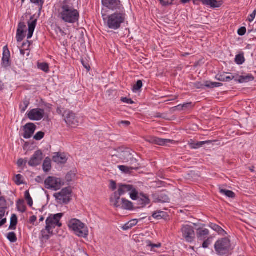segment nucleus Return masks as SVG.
<instances>
[{
	"label": "nucleus",
	"instance_id": "obj_1",
	"mask_svg": "<svg viewBox=\"0 0 256 256\" xmlns=\"http://www.w3.org/2000/svg\"><path fill=\"white\" fill-rule=\"evenodd\" d=\"M58 18L65 22L74 24L79 19V12L74 6L72 0H65L60 4Z\"/></svg>",
	"mask_w": 256,
	"mask_h": 256
},
{
	"label": "nucleus",
	"instance_id": "obj_2",
	"mask_svg": "<svg viewBox=\"0 0 256 256\" xmlns=\"http://www.w3.org/2000/svg\"><path fill=\"white\" fill-rule=\"evenodd\" d=\"M126 14L125 9L114 11V12L108 17V26L111 29L117 30L120 27L121 24L126 20Z\"/></svg>",
	"mask_w": 256,
	"mask_h": 256
},
{
	"label": "nucleus",
	"instance_id": "obj_3",
	"mask_svg": "<svg viewBox=\"0 0 256 256\" xmlns=\"http://www.w3.org/2000/svg\"><path fill=\"white\" fill-rule=\"evenodd\" d=\"M68 228L80 237L86 238L88 234V228L80 220L73 218L68 223Z\"/></svg>",
	"mask_w": 256,
	"mask_h": 256
},
{
	"label": "nucleus",
	"instance_id": "obj_4",
	"mask_svg": "<svg viewBox=\"0 0 256 256\" xmlns=\"http://www.w3.org/2000/svg\"><path fill=\"white\" fill-rule=\"evenodd\" d=\"M115 157L119 158L124 162H130L131 164H136V162H138L136 158H133L132 150L126 148H118L116 150V154L112 156L113 158Z\"/></svg>",
	"mask_w": 256,
	"mask_h": 256
},
{
	"label": "nucleus",
	"instance_id": "obj_5",
	"mask_svg": "<svg viewBox=\"0 0 256 256\" xmlns=\"http://www.w3.org/2000/svg\"><path fill=\"white\" fill-rule=\"evenodd\" d=\"M62 216V213L50 214L46 220V230L50 232H51V230H54L56 226L61 227L62 224L60 221Z\"/></svg>",
	"mask_w": 256,
	"mask_h": 256
},
{
	"label": "nucleus",
	"instance_id": "obj_6",
	"mask_svg": "<svg viewBox=\"0 0 256 256\" xmlns=\"http://www.w3.org/2000/svg\"><path fill=\"white\" fill-rule=\"evenodd\" d=\"M230 242L228 238L218 240L214 244L216 251L220 255L228 254L230 249Z\"/></svg>",
	"mask_w": 256,
	"mask_h": 256
},
{
	"label": "nucleus",
	"instance_id": "obj_7",
	"mask_svg": "<svg viewBox=\"0 0 256 256\" xmlns=\"http://www.w3.org/2000/svg\"><path fill=\"white\" fill-rule=\"evenodd\" d=\"M72 190L69 188H64L58 192L54 194V196L58 204H68L70 200Z\"/></svg>",
	"mask_w": 256,
	"mask_h": 256
},
{
	"label": "nucleus",
	"instance_id": "obj_8",
	"mask_svg": "<svg viewBox=\"0 0 256 256\" xmlns=\"http://www.w3.org/2000/svg\"><path fill=\"white\" fill-rule=\"evenodd\" d=\"M119 195L122 196L127 192H129L130 198L133 200H136L137 198L138 192L134 187L130 184H119L118 186V190L116 192Z\"/></svg>",
	"mask_w": 256,
	"mask_h": 256
},
{
	"label": "nucleus",
	"instance_id": "obj_9",
	"mask_svg": "<svg viewBox=\"0 0 256 256\" xmlns=\"http://www.w3.org/2000/svg\"><path fill=\"white\" fill-rule=\"evenodd\" d=\"M45 187L47 189H50L54 190H60L62 184L60 178L48 176L44 180Z\"/></svg>",
	"mask_w": 256,
	"mask_h": 256
},
{
	"label": "nucleus",
	"instance_id": "obj_10",
	"mask_svg": "<svg viewBox=\"0 0 256 256\" xmlns=\"http://www.w3.org/2000/svg\"><path fill=\"white\" fill-rule=\"evenodd\" d=\"M183 238L188 242H192L195 238L194 228L190 225H184L181 228Z\"/></svg>",
	"mask_w": 256,
	"mask_h": 256
},
{
	"label": "nucleus",
	"instance_id": "obj_11",
	"mask_svg": "<svg viewBox=\"0 0 256 256\" xmlns=\"http://www.w3.org/2000/svg\"><path fill=\"white\" fill-rule=\"evenodd\" d=\"M104 6L114 11L124 9L120 0H102Z\"/></svg>",
	"mask_w": 256,
	"mask_h": 256
},
{
	"label": "nucleus",
	"instance_id": "obj_12",
	"mask_svg": "<svg viewBox=\"0 0 256 256\" xmlns=\"http://www.w3.org/2000/svg\"><path fill=\"white\" fill-rule=\"evenodd\" d=\"M63 116L64 120L68 125L72 127H76L78 125V120L75 114L70 110H66L64 112Z\"/></svg>",
	"mask_w": 256,
	"mask_h": 256
},
{
	"label": "nucleus",
	"instance_id": "obj_13",
	"mask_svg": "<svg viewBox=\"0 0 256 256\" xmlns=\"http://www.w3.org/2000/svg\"><path fill=\"white\" fill-rule=\"evenodd\" d=\"M44 110L39 108L32 110L28 114V118L32 120H40L44 118Z\"/></svg>",
	"mask_w": 256,
	"mask_h": 256
},
{
	"label": "nucleus",
	"instance_id": "obj_14",
	"mask_svg": "<svg viewBox=\"0 0 256 256\" xmlns=\"http://www.w3.org/2000/svg\"><path fill=\"white\" fill-rule=\"evenodd\" d=\"M43 159V154L41 150L36 151L29 160L28 164L31 166H36L40 164Z\"/></svg>",
	"mask_w": 256,
	"mask_h": 256
},
{
	"label": "nucleus",
	"instance_id": "obj_15",
	"mask_svg": "<svg viewBox=\"0 0 256 256\" xmlns=\"http://www.w3.org/2000/svg\"><path fill=\"white\" fill-rule=\"evenodd\" d=\"M146 141L150 143L159 146H167L169 143H174V140L168 139H163L157 137H150L147 138Z\"/></svg>",
	"mask_w": 256,
	"mask_h": 256
},
{
	"label": "nucleus",
	"instance_id": "obj_16",
	"mask_svg": "<svg viewBox=\"0 0 256 256\" xmlns=\"http://www.w3.org/2000/svg\"><path fill=\"white\" fill-rule=\"evenodd\" d=\"M121 196L119 195L117 192H115L110 198L111 205L116 208H122V204H124V198H120Z\"/></svg>",
	"mask_w": 256,
	"mask_h": 256
},
{
	"label": "nucleus",
	"instance_id": "obj_17",
	"mask_svg": "<svg viewBox=\"0 0 256 256\" xmlns=\"http://www.w3.org/2000/svg\"><path fill=\"white\" fill-rule=\"evenodd\" d=\"M36 126L32 123H28L24 126V134L23 136L24 138H30L34 134Z\"/></svg>",
	"mask_w": 256,
	"mask_h": 256
},
{
	"label": "nucleus",
	"instance_id": "obj_18",
	"mask_svg": "<svg viewBox=\"0 0 256 256\" xmlns=\"http://www.w3.org/2000/svg\"><path fill=\"white\" fill-rule=\"evenodd\" d=\"M26 25L24 22H20L18 25L16 32V39L18 42H21L24 38V33L26 30Z\"/></svg>",
	"mask_w": 256,
	"mask_h": 256
},
{
	"label": "nucleus",
	"instance_id": "obj_19",
	"mask_svg": "<svg viewBox=\"0 0 256 256\" xmlns=\"http://www.w3.org/2000/svg\"><path fill=\"white\" fill-rule=\"evenodd\" d=\"M36 22L37 20L34 19V16H31L30 20L28 22V32L27 36L28 39H30L32 37Z\"/></svg>",
	"mask_w": 256,
	"mask_h": 256
},
{
	"label": "nucleus",
	"instance_id": "obj_20",
	"mask_svg": "<svg viewBox=\"0 0 256 256\" xmlns=\"http://www.w3.org/2000/svg\"><path fill=\"white\" fill-rule=\"evenodd\" d=\"M10 53L6 46H4V48L3 57L2 58V64L4 68H6L10 66Z\"/></svg>",
	"mask_w": 256,
	"mask_h": 256
},
{
	"label": "nucleus",
	"instance_id": "obj_21",
	"mask_svg": "<svg viewBox=\"0 0 256 256\" xmlns=\"http://www.w3.org/2000/svg\"><path fill=\"white\" fill-rule=\"evenodd\" d=\"M216 78L221 82H230V80L236 78L235 76L231 74L224 72L218 74L216 76Z\"/></svg>",
	"mask_w": 256,
	"mask_h": 256
},
{
	"label": "nucleus",
	"instance_id": "obj_22",
	"mask_svg": "<svg viewBox=\"0 0 256 256\" xmlns=\"http://www.w3.org/2000/svg\"><path fill=\"white\" fill-rule=\"evenodd\" d=\"M132 166H118L119 170L126 173V174H130L132 170H136L138 168L139 164L136 162V164H131Z\"/></svg>",
	"mask_w": 256,
	"mask_h": 256
},
{
	"label": "nucleus",
	"instance_id": "obj_23",
	"mask_svg": "<svg viewBox=\"0 0 256 256\" xmlns=\"http://www.w3.org/2000/svg\"><path fill=\"white\" fill-rule=\"evenodd\" d=\"M51 232H48L46 230V226L45 229L42 230L40 232V238L42 242L46 241L50 238V236L52 235L53 230H51Z\"/></svg>",
	"mask_w": 256,
	"mask_h": 256
},
{
	"label": "nucleus",
	"instance_id": "obj_24",
	"mask_svg": "<svg viewBox=\"0 0 256 256\" xmlns=\"http://www.w3.org/2000/svg\"><path fill=\"white\" fill-rule=\"evenodd\" d=\"M254 77L252 74H248L246 76H240L236 78L235 81L239 83L248 82L253 80Z\"/></svg>",
	"mask_w": 256,
	"mask_h": 256
},
{
	"label": "nucleus",
	"instance_id": "obj_25",
	"mask_svg": "<svg viewBox=\"0 0 256 256\" xmlns=\"http://www.w3.org/2000/svg\"><path fill=\"white\" fill-rule=\"evenodd\" d=\"M209 234V230L206 228H198L197 232V237L200 240H204Z\"/></svg>",
	"mask_w": 256,
	"mask_h": 256
},
{
	"label": "nucleus",
	"instance_id": "obj_26",
	"mask_svg": "<svg viewBox=\"0 0 256 256\" xmlns=\"http://www.w3.org/2000/svg\"><path fill=\"white\" fill-rule=\"evenodd\" d=\"M136 200H138L139 204H141L142 206L148 204L150 202L148 197L144 194H140V196H138L137 195V198Z\"/></svg>",
	"mask_w": 256,
	"mask_h": 256
},
{
	"label": "nucleus",
	"instance_id": "obj_27",
	"mask_svg": "<svg viewBox=\"0 0 256 256\" xmlns=\"http://www.w3.org/2000/svg\"><path fill=\"white\" fill-rule=\"evenodd\" d=\"M204 5L210 6L212 8H217L220 6L222 3L216 0H204Z\"/></svg>",
	"mask_w": 256,
	"mask_h": 256
},
{
	"label": "nucleus",
	"instance_id": "obj_28",
	"mask_svg": "<svg viewBox=\"0 0 256 256\" xmlns=\"http://www.w3.org/2000/svg\"><path fill=\"white\" fill-rule=\"evenodd\" d=\"M53 160L54 162L58 163L64 164L66 162L67 158L64 154H57L56 156H53Z\"/></svg>",
	"mask_w": 256,
	"mask_h": 256
},
{
	"label": "nucleus",
	"instance_id": "obj_29",
	"mask_svg": "<svg viewBox=\"0 0 256 256\" xmlns=\"http://www.w3.org/2000/svg\"><path fill=\"white\" fill-rule=\"evenodd\" d=\"M210 141L195 142L191 140V142H190L189 144L192 148L196 149L200 147H202L204 144L210 143Z\"/></svg>",
	"mask_w": 256,
	"mask_h": 256
},
{
	"label": "nucleus",
	"instance_id": "obj_30",
	"mask_svg": "<svg viewBox=\"0 0 256 256\" xmlns=\"http://www.w3.org/2000/svg\"><path fill=\"white\" fill-rule=\"evenodd\" d=\"M210 226L220 234L224 235L226 234V232L220 226L215 224L210 223Z\"/></svg>",
	"mask_w": 256,
	"mask_h": 256
},
{
	"label": "nucleus",
	"instance_id": "obj_31",
	"mask_svg": "<svg viewBox=\"0 0 256 256\" xmlns=\"http://www.w3.org/2000/svg\"><path fill=\"white\" fill-rule=\"evenodd\" d=\"M18 223V218L16 214H13L10 218V224L9 226V230H14L16 228V226Z\"/></svg>",
	"mask_w": 256,
	"mask_h": 256
},
{
	"label": "nucleus",
	"instance_id": "obj_32",
	"mask_svg": "<svg viewBox=\"0 0 256 256\" xmlns=\"http://www.w3.org/2000/svg\"><path fill=\"white\" fill-rule=\"evenodd\" d=\"M43 170L45 172H48L51 168V162L50 160L48 158H46L44 162L43 165Z\"/></svg>",
	"mask_w": 256,
	"mask_h": 256
},
{
	"label": "nucleus",
	"instance_id": "obj_33",
	"mask_svg": "<svg viewBox=\"0 0 256 256\" xmlns=\"http://www.w3.org/2000/svg\"><path fill=\"white\" fill-rule=\"evenodd\" d=\"M138 223V221L136 220H132L128 223L126 224L123 226L122 229L124 230H126L131 228H132L134 226H136Z\"/></svg>",
	"mask_w": 256,
	"mask_h": 256
},
{
	"label": "nucleus",
	"instance_id": "obj_34",
	"mask_svg": "<svg viewBox=\"0 0 256 256\" xmlns=\"http://www.w3.org/2000/svg\"><path fill=\"white\" fill-rule=\"evenodd\" d=\"M124 204H122V209L124 210H132L133 208V204L132 203L128 201V200H126V199L124 198Z\"/></svg>",
	"mask_w": 256,
	"mask_h": 256
},
{
	"label": "nucleus",
	"instance_id": "obj_35",
	"mask_svg": "<svg viewBox=\"0 0 256 256\" xmlns=\"http://www.w3.org/2000/svg\"><path fill=\"white\" fill-rule=\"evenodd\" d=\"M18 211L24 212L26 210V206L24 204V200H19L16 204Z\"/></svg>",
	"mask_w": 256,
	"mask_h": 256
},
{
	"label": "nucleus",
	"instance_id": "obj_36",
	"mask_svg": "<svg viewBox=\"0 0 256 256\" xmlns=\"http://www.w3.org/2000/svg\"><path fill=\"white\" fill-rule=\"evenodd\" d=\"M6 212V210L4 208H0V227L2 226L6 222V218H4Z\"/></svg>",
	"mask_w": 256,
	"mask_h": 256
},
{
	"label": "nucleus",
	"instance_id": "obj_37",
	"mask_svg": "<svg viewBox=\"0 0 256 256\" xmlns=\"http://www.w3.org/2000/svg\"><path fill=\"white\" fill-rule=\"evenodd\" d=\"M204 86L208 88H214L216 87H220L222 86V84L220 82H212L206 81L204 82Z\"/></svg>",
	"mask_w": 256,
	"mask_h": 256
},
{
	"label": "nucleus",
	"instance_id": "obj_38",
	"mask_svg": "<svg viewBox=\"0 0 256 256\" xmlns=\"http://www.w3.org/2000/svg\"><path fill=\"white\" fill-rule=\"evenodd\" d=\"M220 192L222 194H224L228 198H234L235 197V194L231 190L220 189Z\"/></svg>",
	"mask_w": 256,
	"mask_h": 256
},
{
	"label": "nucleus",
	"instance_id": "obj_39",
	"mask_svg": "<svg viewBox=\"0 0 256 256\" xmlns=\"http://www.w3.org/2000/svg\"><path fill=\"white\" fill-rule=\"evenodd\" d=\"M29 101L27 100H24L20 105V108L22 112L26 111L29 105Z\"/></svg>",
	"mask_w": 256,
	"mask_h": 256
},
{
	"label": "nucleus",
	"instance_id": "obj_40",
	"mask_svg": "<svg viewBox=\"0 0 256 256\" xmlns=\"http://www.w3.org/2000/svg\"><path fill=\"white\" fill-rule=\"evenodd\" d=\"M158 200L161 202H169L170 198L166 195L161 194L158 196Z\"/></svg>",
	"mask_w": 256,
	"mask_h": 256
},
{
	"label": "nucleus",
	"instance_id": "obj_41",
	"mask_svg": "<svg viewBox=\"0 0 256 256\" xmlns=\"http://www.w3.org/2000/svg\"><path fill=\"white\" fill-rule=\"evenodd\" d=\"M24 196L26 200L28 202V206L30 207L32 206L33 204V200L28 190L26 191L24 194Z\"/></svg>",
	"mask_w": 256,
	"mask_h": 256
},
{
	"label": "nucleus",
	"instance_id": "obj_42",
	"mask_svg": "<svg viewBox=\"0 0 256 256\" xmlns=\"http://www.w3.org/2000/svg\"><path fill=\"white\" fill-rule=\"evenodd\" d=\"M38 68L44 72H48L49 70V66L48 64L42 62L38 64Z\"/></svg>",
	"mask_w": 256,
	"mask_h": 256
},
{
	"label": "nucleus",
	"instance_id": "obj_43",
	"mask_svg": "<svg viewBox=\"0 0 256 256\" xmlns=\"http://www.w3.org/2000/svg\"><path fill=\"white\" fill-rule=\"evenodd\" d=\"M7 238L12 242H14L17 240V238L14 232H10L8 233Z\"/></svg>",
	"mask_w": 256,
	"mask_h": 256
},
{
	"label": "nucleus",
	"instance_id": "obj_44",
	"mask_svg": "<svg viewBox=\"0 0 256 256\" xmlns=\"http://www.w3.org/2000/svg\"><path fill=\"white\" fill-rule=\"evenodd\" d=\"M146 244L147 246L151 247L152 250H154V249L156 248H159L161 247V244L158 243L157 244H153L151 242L150 240H146Z\"/></svg>",
	"mask_w": 256,
	"mask_h": 256
},
{
	"label": "nucleus",
	"instance_id": "obj_45",
	"mask_svg": "<svg viewBox=\"0 0 256 256\" xmlns=\"http://www.w3.org/2000/svg\"><path fill=\"white\" fill-rule=\"evenodd\" d=\"M235 61L238 64H242L244 62V58L242 54H238L236 56Z\"/></svg>",
	"mask_w": 256,
	"mask_h": 256
},
{
	"label": "nucleus",
	"instance_id": "obj_46",
	"mask_svg": "<svg viewBox=\"0 0 256 256\" xmlns=\"http://www.w3.org/2000/svg\"><path fill=\"white\" fill-rule=\"evenodd\" d=\"M165 216V212H155L153 214L152 216L156 219H160L164 217Z\"/></svg>",
	"mask_w": 256,
	"mask_h": 256
},
{
	"label": "nucleus",
	"instance_id": "obj_47",
	"mask_svg": "<svg viewBox=\"0 0 256 256\" xmlns=\"http://www.w3.org/2000/svg\"><path fill=\"white\" fill-rule=\"evenodd\" d=\"M0 208H4L5 210L6 208V201L3 196H0Z\"/></svg>",
	"mask_w": 256,
	"mask_h": 256
},
{
	"label": "nucleus",
	"instance_id": "obj_48",
	"mask_svg": "<svg viewBox=\"0 0 256 256\" xmlns=\"http://www.w3.org/2000/svg\"><path fill=\"white\" fill-rule=\"evenodd\" d=\"M142 82L141 80H138L136 84L133 86V90L137 91L142 88Z\"/></svg>",
	"mask_w": 256,
	"mask_h": 256
},
{
	"label": "nucleus",
	"instance_id": "obj_49",
	"mask_svg": "<svg viewBox=\"0 0 256 256\" xmlns=\"http://www.w3.org/2000/svg\"><path fill=\"white\" fill-rule=\"evenodd\" d=\"M212 242V238L209 237L206 240L203 244H202V247L204 248H208L210 244H211Z\"/></svg>",
	"mask_w": 256,
	"mask_h": 256
},
{
	"label": "nucleus",
	"instance_id": "obj_50",
	"mask_svg": "<svg viewBox=\"0 0 256 256\" xmlns=\"http://www.w3.org/2000/svg\"><path fill=\"white\" fill-rule=\"evenodd\" d=\"M44 132H39L34 135V138L36 140H40L44 138Z\"/></svg>",
	"mask_w": 256,
	"mask_h": 256
},
{
	"label": "nucleus",
	"instance_id": "obj_51",
	"mask_svg": "<svg viewBox=\"0 0 256 256\" xmlns=\"http://www.w3.org/2000/svg\"><path fill=\"white\" fill-rule=\"evenodd\" d=\"M22 176H21L20 174H18L16 175L14 180L15 182L18 185L23 184V182L22 180Z\"/></svg>",
	"mask_w": 256,
	"mask_h": 256
},
{
	"label": "nucleus",
	"instance_id": "obj_52",
	"mask_svg": "<svg viewBox=\"0 0 256 256\" xmlns=\"http://www.w3.org/2000/svg\"><path fill=\"white\" fill-rule=\"evenodd\" d=\"M246 32V28L245 27H242L238 29V33L240 36H244Z\"/></svg>",
	"mask_w": 256,
	"mask_h": 256
},
{
	"label": "nucleus",
	"instance_id": "obj_53",
	"mask_svg": "<svg viewBox=\"0 0 256 256\" xmlns=\"http://www.w3.org/2000/svg\"><path fill=\"white\" fill-rule=\"evenodd\" d=\"M194 86L197 88L204 89V88L205 87H206L204 86V84H203L200 82H196V83L194 84Z\"/></svg>",
	"mask_w": 256,
	"mask_h": 256
},
{
	"label": "nucleus",
	"instance_id": "obj_54",
	"mask_svg": "<svg viewBox=\"0 0 256 256\" xmlns=\"http://www.w3.org/2000/svg\"><path fill=\"white\" fill-rule=\"evenodd\" d=\"M121 100L124 102L128 104H134V102L131 99L128 98H122Z\"/></svg>",
	"mask_w": 256,
	"mask_h": 256
},
{
	"label": "nucleus",
	"instance_id": "obj_55",
	"mask_svg": "<svg viewBox=\"0 0 256 256\" xmlns=\"http://www.w3.org/2000/svg\"><path fill=\"white\" fill-rule=\"evenodd\" d=\"M26 160H24L22 158H20L17 162V164L18 166H22L23 164H26Z\"/></svg>",
	"mask_w": 256,
	"mask_h": 256
},
{
	"label": "nucleus",
	"instance_id": "obj_56",
	"mask_svg": "<svg viewBox=\"0 0 256 256\" xmlns=\"http://www.w3.org/2000/svg\"><path fill=\"white\" fill-rule=\"evenodd\" d=\"M110 188L114 190L116 188V182L112 180L110 181Z\"/></svg>",
	"mask_w": 256,
	"mask_h": 256
},
{
	"label": "nucleus",
	"instance_id": "obj_57",
	"mask_svg": "<svg viewBox=\"0 0 256 256\" xmlns=\"http://www.w3.org/2000/svg\"><path fill=\"white\" fill-rule=\"evenodd\" d=\"M44 0H36V4L40 6V10H41L42 8Z\"/></svg>",
	"mask_w": 256,
	"mask_h": 256
},
{
	"label": "nucleus",
	"instance_id": "obj_58",
	"mask_svg": "<svg viewBox=\"0 0 256 256\" xmlns=\"http://www.w3.org/2000/svg\"><path fill=\"white\" fill-rule=\"evenodd\" d=\"M256 10H255L253 12L250 16L248 18V20L250 22H252L254 20V18L256 17Z\"/></svg>",
	"mask_w": 256,
	"mask_h": 256
},
{
	"label": "nucleus",
	"instance_id": "obj_59",
	"mask_svg": "<svg viewBox=\"0 0 256 256\" xmlns=\"http://www.w3.org/2000/svg\"><path fill=\"white\" fill-rule=\"evenodd\" d=\"M192 106V103H186L185 104H184L183 105H178L179 107H182V109H186L188 108L189 107H190Z\"/></svg>",
	"mask_w": 256,
	"mask_h": 256
},
{
	"label": "nucleus",
	"instance_id": "obj_60",
	"mask_svg": "<svg viewBox=\"0 0 256 256\" xmlns=\"http://www.w3.org/2000/svg\"><path fill=\"white\" fill-rule=\"evenodd\" d=\"M130 122L129 121H121L119 122V125H123L124 126L126 127L128 126L130 124Z\"/></svg>",
	"mask_w": 256,
	"mask_h": 256
},
{
	"label": "nucleus",
	"instance_id": "obj_61",
	"mask_svg": "<svg viewBox=\"0 0 256 256\" xmlns=\"http://www.w3.org/2000/svg\"><path fill=\"white\" fill-rule=\"evenodd\" d=\"M160 3V4L162 6H167L169 4H171L172 3H168V2H166L164 0H158Z\"/></svg>",
	"mask_w": 256,
	"mask_h": 256
},
{
	"label": "nucleus",
	"instance_id": "obj_62",
	"mask_svg": "<svg viewBox=\"0 0 256 256\" xmlns=\"http://www.w3.org/2000/svg\"><path fill=\"white\" fill-rule=\"evenodd\" d=\"M36 216H32L30 219V222L32 224H34V222L36 221Z\"/></svg>",
	"mask_w": 256,
	"mask_h": 256
},
{
	"label": "nucleus",
	"instance_id": "obj_63",
	"mask_svg": "<svg viewBox=\"0 0 256 256\" xmlns=\"http://www.w3.org/2000/svg\"><path fill=\"white\" fill-rule=\"evenodd\" d=\"M36 181L38 183H42L43 182V178L41 176H37L36 178Z\"/></svg>",
	"mask_w": 256,
	"mask_h": 256
},
{
	"label": "nucleus",
	"instance_id": "obj_64",
	"mask_svg": "<svg viewBox=\"0 0 256 256\" xmlns=\"http://www.w3.org/2000/svg\"><path fill=\"white\" fill-rule=\"evenodd\" d=\"M84 66L87 70L88 71H89L90 70V66L88 64H85L83 61L82 62Z\"/></svg>",
	"mask_w": 256,
	"mask_h": 256
}]
</instances>
